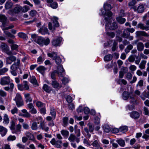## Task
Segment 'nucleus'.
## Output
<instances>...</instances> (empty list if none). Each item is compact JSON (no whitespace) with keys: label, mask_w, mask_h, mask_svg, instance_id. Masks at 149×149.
Listing matches in <instances>:
<instances>
[{"label":"nucleus","mask_w":149,"mask_h":149,"mask_svg":"<svg viewBox=\"0 0 149 149\" xmlns=\"http://www.w3.org/2000/svg\"><path fill=\"white\" fill-rule=\"evenodd\" d=\"M56 74H57L56 70H54V71L52 72L51 75V77L52 79L54 80L56 79Z\"/></svg>","instance_id":"nucleus-59"},{"label":"nucleus","mask_w":149,"mask_h":149,"mask_svg":"<svg viewBox=\"0 0 149 149\" xmlns=\"http://www.w3.org/2000/svg\"><path fill=\"white\" fill-rule=\"evenodd\" d=\"M18 36L23 39H26L27 37L26 35L22 32H19L18 33Z\"/></svg>","instance_id":"nucleus-52"},{"label":"nucleus","mask_w":149,"mask_h":149,"mask_svg":"<svg viewBox=\"0 0 149 149\" xmlns=\"http://www.w3.org/2000/svg\"><path fill=\"white\" fill-rule=\"evenodd\" d=\"M42 88L45 91L48 93L50 92L52 90L50 87L45 84H44Z\"/></svg>","instance_id":"nucleus-34"},{"label":"nucleus","mask_w":149,"mask_h":149,"mask_svg":"<svg viewBox=\"0 0 149 149\" xmlns=\"http://www.w3.org/2000/svg\"><path fill=\"white\" fill-rule=\"evenodd\" d=\"M36 105L38 108L45 107V104L39 101H38L36 103Z\"/></svg>","instance_id":"nucleus-50"},{"label":"nucleus","mask_w":149,"mask_h":149,"mask_svg":"<svg viewBox=\"0 0 149 149\" xmlns=\"http://www.w3.org/2000/svg\"><path fill=\"white\" fill-rule=\"evenodd\" d=\"M13 6V3L10 1H7L5 4V8L6 9L10 8Z\"/></svg>","instance_id":"nucleus-38"},{"label":"nucleus","mask_w":149,"mask_h":149,"mask_svg":"<svg viewBox=\"0 0 149 149\" xmlns=\"http://www.w3.org/2000/svg\"><path fill=\"white\" fill-rule=\"evenodd\" d=\"M44 60V57L42 56H40L37 59V62L39 64L41 63Z\"/></svg>","instance_id":"nucleus-64"},{"label":"nucleus","mask_w":149,"mask_h":149,"mask_svg":"<svg viewBox=\"0 0 149 149\" xmlns=\"http://www.w3.org/2000/svg\"><path fill=\"white\" fill-rule=\"evenodd\" d=\"M137 27L142 30H145L146 31L149 30V26H145L143 24L141 23L138 24L137 25Z\"/></svg>","instance_id":"nucleus-20"},{"label":"nucleus","mask_w":149,"mask_h":149,"mask_svg":"<svg viewBox=\"0 0 149 149\" xmlns=\"http://www.w3.org/2000/svg\"><path fill=\"white\" fill-rule=\"evenodd\" d=\"M25 135L29 138V140L33 141H35V139L34 135L30 132H26L25 133Z\"/></svg>","instance_id":"nucleus-21"},{"label":"nucleus","mask_w":149,"mask_h":149,"mask_svg":"<svg viewBox=\"0 0 149 149\" xmlns=\"http://www.w3.org/2000/svg\"><path fill=\"white\" fill-rule=\"evenodd\" d=\"M22 127L21 125L20 124H18L16 125V127L15 128V130L13 131V133H17L20 132L21 131V129Z\"/></svg>","instance_id":"nucleus-28"},{"label":"nucleus","mask_w":149,"mask_h":149,"mask_svg":"<svg viewBox=\"0 0 149 149\" xmlns=\"http://www.w3.org/2000/svg\"><path fill=\"white\" fill-rule=\"evenodd\" d=\"M47 68L44 66H40L38 67L37 68V70L41 74H43L45 70H47Z\"/></svg>","instance_id":"nucleus-25"},{"label":"nucleus","mask_w":149,"mask_h":149,"mask_svg":"<svg viewBox=\"0 0 149 149\" xmlns=\"http://www.w3.org/2000/svg\"><path fill=\"white\" fill-rule=\"evenodd\" d=\"M103 128L105 132L108 133L110 131V127L109 125L107 124H105L103 125Z\"/></svg>","instance_id":"nucleus-51"},{"label":"nucleus","mask_w":149,"mask_h":149,"mask_svg":"<svg viewBox=\"0 0 149 149\" xmlns=\"http://www.w3.org/2000/svg\"><path fill=\"white\" fill-rule=\"evenodd\" d=\"M135 34L137 37H139L141 36L148 37L149 36V34L143 31H137Z\"/></svg>","instance_id":"nucleus-13"},{"label":"nucleus","mask_w":149,"mask_h":149,"mask_svg":"<svg viewBox=\"0 0 149 149\" xmlns=\"http://www.w3.org/2000/svg\"><path fill=\"white\" fill-rule=\"evenodd\" d=\"M60 132L64 137L65 138H67L69 134V132L66 130H63L61 131Z\"/></svg>","instance_id":"nucleus-35"},{"label":"nucleus","mask_w":149,"mask_h":149,"mask_svg":"<svg viewBox=\"0 0 149 149\" xmlns=\"http://www.w3.org/2000/svg\"><path fill=\"white\" fill-rule=\"evenodd\" d=\"M51 19L53 21L54 26L58 27L59 26V24L58 21V18L57 17L53 16L52 18Z\"/></svg>","instance_id":"nucleus-24"},{"label":"nucleus","mask_w":149,"mask_h":149,"mask_svg":"<svg viewBox=\"0 0 149 149\" xmlns=\"http://www.w3.org/2000/svg\"><path fill=\"white\" fill-rule=\"evenodd\" d=\"M7 129L2 125H0V134L2 136H5L7 134Z\"/></svg>","instance_id":"nucleus-17"},{"label":"nucleus","mask_w":149,"mask_h":149,"mask_svg":"<svg viewBox=\"0 0 149 149\" xmlns=\"http://www.w3.org/2000/svg\"><path fill=\"white\" fill-rule=\"evenodd\" d=\"M144 10V5L142 3L139 4L137 9V10L138 13H142Z\"/></svg>","instance_id":"nucleus-29"},{"label":"nucleus","mask_w":149,"mask_h":149,"mask_svg":"<svg viewBox=\"0 0 149 149\" xmlns=\"http://www.w3.org/2000/svg\"><path fill=\"white\" fill-rule=\"evenodd\" d=\"M16 60V58L14 56L11 55L6 58V63L8 64H11L12 63Z\"/></svg>","instance_id":"nucleus-12"},{"label":"nucleus","mask_w":149,"mask_h":149,"mask_svg":"<svg viewBox=\"0 0 149 149\" xmlns=\"http://www.w3.org/2000/svg\"><path fill=\"white\" fill-rule=\"evenodd\" d=\"M57 74L59 77H63L65 75V71L62 65H58L57 67Z\"/></svg>","instance_id":"nucleus-4"},{"label":"nucleus","mask_w":149,"mask_h":149,"mask_svg":"<svg viewBox=\"0 0 149 149\" xmlns=\"http://www.w3.org/2000/svg\"><path fill=\"white\" fill-rule=\"evenodd\" d=\"M0 48L3 52H5L8 55H10L12 54V53L9 50V47L6 43H2L0 46Z\"/></svg>","instance_id":"nucleus-6"},{"label":"nucleus","mask_w":149,"mask_h":149,"mask_svg":"<svg viewBox=\"0 0 149 149\" xmlns=\"http://www.w3.org/2000/svg\"><path fill=\"white\" fill-rule=\"evenodd\" d=\"M39 126L42 130L45 131L46 132H47L49 130V127L45 125L44 121L41 122L40 123Z\"/></svg>","instance_id":"nucleus-22"},{"label":"nucleus","mask_w":149,"mask_h":149,"mask_svg":"<svg viewBox=\"0 0 149 149\" xmlns=\"http://www.w3.org/2000/svg\"><path fill=\"white\" fill-rule=\"evenodd\" d=\"M146 63V61L144 60L141 61L139 65V68L141 70L145 68V65Z\"/></svg>","instance_id":"nucleus-39"},{"label":"nucleus","mask_w":149,"mask_h":149,"mask_svg":"<svg viewBox=\"0 0 149 149\" xmlns=\"http://www.w3.org/2000/svg\"><path fill=\"white\" fill-rule=\"evenodd\" d=\"M112 15V12H109L104 16V19L105 21L107 22L105 25L106 30L109 29L110 30H114L118 27V25L116 22H113L112 24L110 23V22L111 21Z\"/></svg>","instance_id":"nucleus-1"},{"label":"nucleus","mask_w":149,"mask_h":149,"mask_svg":"<svg viewBox=\"0 0 149 149\" xmlns=\"http://www.w3.org/2000/svg\"><path fill=\"white\" fill-rule=\"evenodd\" d=\"M112 56L111 54H108L105 56L104 59L105 62H107L110 61L112 58Z\"/></svg>","instance_id":"nucleus-45"},{"label":"nucleus","mask_w":149,"mask_h":149,"mask_svg":"<svg viewBox=\"0 0 149 149\" xmlns=\"http://www.w3.org/2000/svg\"><path fill=\"white\" fill-rule=\"evenodd\" d=\"M22 112L24 113L22 116L26 118H29L31 116V115L25 109H23L22 110Z\"/></svg>","instance_id":"nucleus-31"},{"label":"nucleus","mask_w":149,"mask_h":149,"mask_svg":"<svg viewBox=\"0 0 149 149\" xmlns=\"http://www.w3.org/2000/svg\"><path fill=\"white\" fill-rule=\"evenodd\" d=\"M50 113L52 116L54 118H55L56 117V112L55 109L53 107H51L50 109Z\"/></svg>","instance_id":"nucleus-46"},{"label":"nucleus","mask_w":149,"mask_h":149,"mask_svg":"<svg viewBox=\"0 0 149 149\" xmlns=\"http://www.w3.org/2000/svg\"><path fill=\"white\" fill-rule=\"evenodd\" d=\"M0 22L3 25H5L7 22V18L6 16L3 14L0 15Z\"/></svg>","instance_id":"nucleus-18"},{"label":"nucleus","mask_w":149,"mask_h":149,"mask_svg":"<svg viewBox=\"0 0 149 149\" xmlns=\"http://www.w3.org/2000/svg\"><path fill=\"white\" fill-rule=\"evenodd\" d=\"M63 126H65L68 125V118L66 117H63Z\"/></svg>","instance_id":"nucleus-56"},{"label":"nucleus","mask_w":149,"mask_h":149,"mask_svg":"<svg viewBox=\"0 0 149 149\" xmlns=\"http://www.w3.org/2000/svg\"><path fill=\"white\" fill-rule=\"evenodd\" d=\"M14 100L15 101L16 105L18 107H20L23 105V102L21 94L17 93Z\"/></svg>","instance_id":"nucleus-3"},{"label":"nucleus","mask_w":149,"mask_h":149,"mask_svg":"<svg viewBox=\"0 0 149 149\" xmlns=\"http://www.w3.org/2000/svg\"><path fill=\"white\" fill-rule=\"evenodd\" d=\"M3 120V123L4 124H8L9 123V119L8 116L7 114H4Z\"/></svg>","instance_id":"nucleus-32"},{"label":"nucleus","mask_w":149,"mask_h":149,"mask_svg":"<svg viewBox=\"0 0 149 149\" xmlns=\"http://www.w3.org/2000/svg\"><path fill=\"white\" fill-rule=\"evenodd\" d=\"M8 69L6 68H4L0 69V75L4 74L6 72L8 71Z\"/></svg>","instance_id":"nucleus-48"},{"label":"nucleus","mask_w":149,"mask_h":149,"mask_svg":"<svg viewBox=\"0 0 149 149\" xmlns=\"http://www.w3.org/2000/svg\"><path fill=\"white\" fill-rule=\"evenodd\" d=\"M10 130L12 131V132L14 130H15V122L12 121L10 122Z\"/></svg>","instance_id":"nucleus-53"},{"label":"nucleus","mask_w":149,"mask_h":149,"mask_svg":"<svg viewBox=\"0 0 149 149\" xmlns=\"http://www.w3.org/2000/svg\"><path fill=\"white\" fill-rule=\"evenodd\" d=\"M88 126H89V131L90 132H93V130L94 129V127L93 125H92L91 124L89 123H88Z\"/></svg>","instance_id":"nucleus-62"},{"label":"nucleus","mask_w":149,"mask_h":149,"mask_svg":"<svg viewBox=\"0 0 149 149\" xmlns=\"http://www.w3.org/2000/svg\"><path fill=\"white\" fill-rule=\"evenodd\" d=\"M130 102L133 104H137L136 101L133 97L130 96Z\"/></svg>","instance_id":"nucleus-55"},{"label":"nucleus","mask_w":149,"mask_h":149,"mask_svg":"<svg viewBox=\"0 0 149 149\" xmlns=\"http://www.w3.org/2000/svg\"><path fill=\"white\" fill-rule=\"evenodd\" d=\"M39 32L43 35L47 34H49L47 28L44 26H42L39 30Z\"/></svg>","instance_id":"nucleus-16"},{"label":"nucleus","mask_w":149,"mask_h":149,"mask_svg":"<svg viewBox=\"0 0 149 149\" xmlns=\"http://www.w3.org/2000/svg\"><path fill=\"white\" fill-rule=\"evenodd\" d=\"M130 96H131L130 93L127 91L124 92L122 94V97L125 100H127L129 97L130 98Z\"/></svg>","instance_id":"nucleus-27"},{"label":"nucleus","mask_w":149,"mask_h":149,"mask_svg":"<svg viewBox=\"0 0 149 149\" xmlns=\"http://www.w3.org/2000/svg\"><path fill=\"white\" fill-rule=\"evenodd\" d=\"M92 145L93 146V149H102V148L100 146L97 140H95L92 143Z\"/></svg>","instance_id":"nucleus-23"},{"label":"nucleus","mask_w":149,"mask_h":149,"mask_svg":"<svg viewBox=\"0 0 149 149\" xmlns=\"http://www.w3.org/2000/svg\"><path fill=\"white\" fill-rule=\"evenodd\" d=\"M128 127L127 126H121L119 128V131L123 133H125L128 130Z\"/></svg>","instance_id":"nucleus-44"},{"label":"nucleus","mask_w":149,"mask_h":149,"mask_svg":"<svg viewBox=\"0 0 149 149\" xmlns=\"http://www.w3.org/2000/svg\"><path fill=\"white\" fill-rule=\"evenodd\" d=\"M76 139V136L72 134H71L68 138V140L70 142L74 141Z\"/></svg>","instance_id":"nucleus-54"},{"label":"nucleus","mask_w":149,"mask_h":149,"mask_svg":"<svg viewBox=\"0 0 149 149\" xmlns=\"http://www.w3.org/2000/svg\"><path fill=\"white\" fill-rule=\"evenodd\" d=\"M54 60H55V62L58 65H61V63L62 60L60 58L59 56H57V57H56Z\"/></svg>","instance_id":"nucleus-42"},{"label":"nucleus","mask_w":149,"mask_h":149,"mask_svg":"<svg viewBox=\"0 0 149 149\" xmlns=\"http://www.w3.org/2000/svg\"><path fill=\"white\" fill-rule=\"evenodd\" d=\"M10 77L8 76L5 77L1 78L0 83L2 85H8L10 83Z\"/></svg>","instance_id":"nucleus-9"},{"label":"nucleus","mask_w":149,"mask_h":149,"mask_svg":"<svg viewBox=\"0 0 149 149\" xmlns=\"http://www.w3.org/2000/svg\"><path fill=\"white\" fill-rule=\"evenodd\" d=\"M118 16L120 17H123L125 16V13L123 10L121 9L118 13Z\"/></svg>","instance_id":"nucleus-61"},{"label":"nucleus","mask_w":149,"mask_h":149,"mask_svg":"<svg viewBox=\"0 0 149 149\" xmlns=\"http://www.w3.org/2000/svg\"><path fill=\"white\" fill-rule=\"evenodd\" d=\"M14 84L13 83H10V87L9 86H6L4 87V89L6 91H12L14 88Z\"/></svg>","instance_id":"nucleus-33"},{"label":"nucleus","mask_w":149,"mask_h":149,"mask_svg":"<svg viewBox=\"0 0 149 149\" xmlns=\"http://www.w3.org/2000/svg\"><path fill=\"white\" fill-rule=\"evenodd\" d=\"M77 125L74 126L75 132L77 136L79 137L80 136V131L79 129L77 128Z\"/></svg>","instance_id":"nucleus-57"},{"label":"nucleus","mask_w":149,"mask_h":149,"mask_svg":"<svg viewBox=\"0 0 149 149\" xmlns=\"http://www.w3.org/2000/svg\"><path fill=\"white\" fill-rule=\"evenodd\" d=\"M37 13V11L35 10H31L29 12V15L32 17H33L36 16Z\"/></svg>","instance_id":"nucleus-60"},{"label":"nucleus","mask_w":149,"mask_h":149,"mask_svg":"<svg viewBox=\"0 0 149 149\" xmlns=\"http://www.w3.org/2000/svg\"><path fill=\"white\" fill-rule=\"evenodd\" d=\"M20 65V60L19 59L17 60V62H15L14 63L10 66V69L17 70Z\"/></svg>","instance_id":"nucleus-15"},{"label":"nucleus","mask_w":149,"mask_h":149,"mask_svg":"<svg viewBox=\"0 0 149 149\" xmlns=\"http://www.w3.org/2000/svg\"><path fill=\"white\" fill-rule=\"evenodd\" d=\"M35 42L39 45L40 46H42L44 45L47 46L49 44L50 40L48 38H44L40 37L36 40Z\"/></svg>","instance_id":"nucleus-2"},{"label":"nucleus","mask_w":149,"mask_h":149,"mask_svg":"<svg viewBox=\"0 0 149 149\" xmlns=\"http://www.w3.org/2000/svg\"><path fill=\"white\" fill-rule=\"evenodd\" d=\"M62 38L61 37H58L52 40V45L54 46H60L62 41Z\"/></svg>","instance_id":"nucleus-8"},{"label":"nucleus","mask_w":149,"mask_h":149,"mask_svg":"<svg viewBox=\"0 0 149 149\" xmlns=\"http://www.w3.org/2000/svg\"><path fill=\"white\" fill-rule=\"evenodd\" d=\"M123 17L118 16L116 18L117 21L120 24H123L126 21L125 18H122Z\"/></svg>","instance_id":"nucleus-36"},{"label":"nucleus","mask_w":149,"mask_h":149,"mask_svg":"<svg viewBox=\"0 0 149 149\" xmlns=\"http://www.w3.org/2000/svg\"><path fill=\"white\" fill-rule=\"evenodd\" d=\"M133 48V46L132 45H129L125 49V52L127 53H129L130 51Z\"/></svg>","instance_id":"nucleus-47"},{"label":"nucleus","mask_w":149,"mask_h":149,"mask_svg":"<svg viewBox=\"0 0 149 149\" xmlns=\"http://www.w3.org/2000/svg\"><path fill=\"white\" fill-rule=\"evenodd\" d=\"M21 10V6H17L14 8L12 10H10L8 11V13L10 14H12V12L15 13H19Z\"/></svg>","instance_id":"nucleus-19"},{"label":"nucleus","mask_w":149,"mask_h":149,"mask_svg":"<svg viewBox=\"0 0 149 149\" xmlns=\"http://www.w3.org/2000/svg\"><path fill=\"white\" fill-rule=\"evenodd\" d=\"M50 143L53 146L57 148H60L61 147L62 141L60 140L56 141L54 138H52L50 141Z\"/></svg>","instance_id":"nucleus-7"},{"label":"nucleus","mask_w":149,"mask_h":149,"mask_svg":"<svg viewBox=\"0 0 149 149\" xmlns=\"http://www.w3.org/2000/svg\"><path fill=\"white\" fill-rule=\"evenodd\" d=\"M143 110L144 111V114L146 115H148L149 114V110L146 107H143Z\"/></svg>","instance_id":"nucleus-63"},{"label":"nucleus","mask_w":149,"mask_h":149,"mask_svg":"<svg viewBox=\"0 0 149 149\" xmlns=\"http://www.w3.org/2000/svg\"><path fill=\"white\" fill-rule=\"evenodd\" d=\"M137 48L139 51H141L143 50L144 48L143 44L141 42H139L137 45Z\"/></svg>","instance_id":"nucleus-26"},{"label":"nucleus","mask_w":149,"mask_h":149,"mask_svg":"<svg viewBox=\"0 0 149 149\" xmlns=\"http://www.w3.org/2000/svg\"><path fill=\"white\" fill-rule=\"evenodd\" d=\"M47 55L49 57L52 58L53 60L58 56L56 53L54 52L52 53H48Z\"/></svg>","instance_id":"nucleus-40"},{"label":"nucleus","mask_w":149,"mask_h":149,"mask_svg":"<svg viewBox=\"0 0 149 149\" xmlns=\"http://www.w3.org/2000/svg\"><path fill=\"white\" fill-rule=\"evenodd\" d=\"M104 8L106 12L104 13V10H102L101 12L102 15H104L105 16L108 12H110L109 11L111 10V7L110 4L106 3H104Z\"/></svg>","instance_id":"nucleus-10"},{"label":"nucleus","mask_w":149,"mask_h":149,"mask_svg":"<svg viewBox=\"0 0 149 149\" xmlns=\"http://www.w3.org/2000/svg\"><path fill=\"white\" fill-rule=\"evenodd\" d=\"M130 35V33L127 31L126 29H125L123 32L122 36V37L124 38H128Z\"/></svg>","instance_id":"nucleus-37"},{"label":"nucleus","mask_w":149,"mask_h":149,"mask_svg":"<svg viewBox=\"0 0 149 149\" xmlns=\"http://www.w3.org/2000/svg\"><path fill=\"white\" fill-rule=\"evenodd\" d=\"M29 10V7L28 6H25L23 7H21V10L24 13L26 12Z\"/></svg>","instance_id":"nucleus-49"},{"label":"nucleus","mask_w":149,"mask_h":149,"mask_svg":"<svg viewBox=\"0 0 149 149\" xmlns=\"http://www.w3.org/2000/svg\"><path fill=\"white\" fill-rule=\"evenodd\" d=\"M116 142L121 147H124L125 145V141L123 139H117Z\"/></svg>","instance_id":"nucleus-41"},{"label":"nucleus","mask_w":149,"mask_h":149,"mask_svg":"<svg viewBox=\"0 0 149 149\" xmlns=\"http://www.w3.org/2000/svg\"><path fill=\"white\" fill-rule=\"evenodd\" d=\"M31 128L33 130H36L38 129V127L36 122H33L32 123Z\"/></svg>","instance_id":"nucleus-58"},{"label":"nucleus","mask_w":149,"mask_h":149,"mask_svg":"<svg viewBox=\"0 0 149 149\" xmlns=\"http://www.w3.org/2000/svg\"><path fill=\"white\" fill-rule=\"evenodd\" d=\"M129 113L130 116L134 119H137L140 117V114L137 111H133Z\"/></svg>","instance_id":"nucleus-11"},{"label":"nucleus","mask_w":149,"mask_h":149,"mask_svg":"<svg viewBox=\"0 0 149 149\" xmlns=\"http://www.w3.org/2000/svg\"><path fill=\"white\" fill-rule=\"evenodd\" d=\"M51 84L53 87L55 88H58L60 86L59 83L56 81H52Z\"/></svg>","instance_id":"nucleus-43"},{"label":"nucleus","mask_w":149,"mask_h":149,"mask_svg":"<svg viewBox=\"0 0 149 149\" xmlns=\"http://www.w3.org/2000/svg\"><path fill=\"white\" fill-rule=\"evenodd\" d=\"M47 2L50 6L53 9H56L58 7V4L55 2L53 1V0H47Z\"/></svg>","instance_id":"nucleus-14"},{"label":"nucleus","mask_w":149,"mask_h":149,"mask_svg":"<svg viewBox=\"0 0 149 149\" xmlns=\"http://www.w3.org/2000/svg\"><path fill=\"white\" fill-rule=\"evenodd\" d=\"M29 93H26L24 94V97L25 98V101L26 102H30L32 101V98L30 96Z\"/></svg>","instance_id":"nucleus-30"},{"label":"nucleus","mask_w":149,"mask_h":149,"mask_svg":"<svg viewBox=\"0 0 149 149\" xmlns=\"http://www.w3.org/2000/svg\"><path fill=\"white\" fill-rule=\"evenodd\" d=\"M18 89L20 91H23L24 90H28L29 89V87L28 85V82L26 81H24L23 83L17 85Z\"/></svg>","instance_id":"nucleus-5"}]
</instances>
